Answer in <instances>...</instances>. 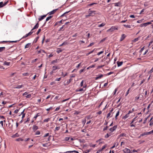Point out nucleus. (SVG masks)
I'll return each mask as SVG.
<instances>
[{"mask_svg": "<svg viewBox=\"0 0 153 153\" xmlns=\"http://www.w3.org/2000/svg\"><path fill=\"white\" fill-rule=\"evenodd\" d=\"M97 14H99V13H96V11H91L90 12L88 15H86V17H88L90 16H93Z\"/></svg>", "mask_w": 153, "mask_h": 153, "instance_id": "f257e3e1", "label": "nucleus"}, {"mask_svg": "<svg viewBox=\"0 0 153 153\" xmlns=\"http://www.w3.org/2000/svg\"><path fill=\"white\" fill-rule=\"evenodd\" d=\"M0 123L1 124L2 127H3V121H1Z\"/></svg>", "mask_w": 153, "mask_h": 153, "instance_id": "052dcab7", "label": "nucleus"}, {"mask_svg": "<svg viewBox=\"0 0 153 153\" xmlns=\"http://www.w3.org/2000/svg\"><path fill=\"white\" fill-rule=\"evenodd\" d=\"M5 48L4 47H0V52H1L4 50Z\"/></svg>", "mask_w": 153, "mask_h": 153, "instance_id": "5701e85b", "label": "nucleus"}, {"mask_svg": "<svg viewBox=\"0 0 153 153\" xmlns=\"http://www.w3.org/2000/svg\"><path fill=\"white\" fill-rule=\"evenodd\" d=\"M62 49H61L60 48H58L57 49V50L56 51V52L58 53H60L61 52H62Z\"/></svg>", "mask_w": 153, "mask_h": 153, "instance_id": "412c9836", "label": "nucleus"}, {"mask_svg": "<svg viewBox=\"0 0 153 153\" xmlns=\"http://www.w3.org/2000/svg\"><path fill=\"white\" fill-rule=\"evenodd\" d=\"M70 139V137H66L65 138V140L66 141H68V140H69Z\"/></svg>", "mask_w": 153, "mask_h": 153, "instance_id": "bf43d9fd", "label": "nucleus"}, {"mask_svg": "<svg viewBox=\"0 0 153 153\" xmlns=\"http://www.w3.org/2000/svg\"><path fill=\"white\" fill-rule=\"evenodd\" d=\"M145 135H146V132H144V133H143L142 134H141L140 135V136H144Z\"/></svg>", "mask_w": 153, "mask_h": 153, "instance_id": "13d9d810", "label": "nucleus"}, {"mask_svg": "<svg viewBox=\"0 0 153 153\" xmlns=\"http://www.w3.org/2000/svg\"><path fill=\"white\" fill-rule=\"evenodd\" d=\"M19 136V134L18 133H16V134L13 135L12 136V138H15L16 137H17Z\"/></svg>", "mask_w": 153, "mask_h": 153, "instance_id": "4468645a", "label": "nucleus"}, {"mask_svg": "<svg viewBox=\"0 0 153 153\" xmlns=\"http://www.w3.org/2000/svg\"><path fill=\"white\" fill-rule=\"evenodd\" d=\"M103 52H104V51H101L100 52H99L98 53H97V55H99L100 54H101L102 53H103Z\"/></svg>", "mask_w": 153, "mask_h": 153, "instance_id": "8fccbe9b", "label": "nucleus"}, {"mask_svg": "<svg viewBox=\"0 0 153 153\" xmlns=\"http://www.w3.org/2000/svg\"><path fill=\"white\" fill-rule=\"evenodd\" d=\"M95 50V49H94L93 50H92V51H91L90 52H89L88 53H87L86 54V56H88V55H89L90 54L92 53L94 51V50Z\"/></svg>", "mask_w": 153, "mask_h": 153, "instance_id": "473e14b6", "label": "nucleus"}, {"mask_svg": "<svg viewBox=\"0 0 153 153\" xmlns=\"http://www.w3.org/2000/svg\"><path fill=\"white\" fill-rule=\"evenodd\" d=\"M153 72V68H152L151 70L149 72V73H151Z\"/></svg>", "mask_w": 153, "mask_h": 153, "instance_id": "680f3d73", "label": "nucleus"}, {"mask_svg": "<svg viewBox=\"0 0 153 153\" xmlns=\"http://www.w3.org/2000/svg\"><path fill=\"white\" fill-rule=\"evenodd\" d=\"M23 75L24 76H27L29 75L28 73H26L23 74Z\"/></svg>", "mask_w": 153, "mask_h": 153, "instance_id": "69168bd1", "label": "nucleus"}, {"mask_svg": "<svg viewBox=\"0 0 153 153\" xmlns=\"http://www.w3.org/2000/svg\"><path fill=\"white\" fill-rule=\"evenodd\" d=\"M120 111H118L116 114L115 117L116 118L117 117L119 114Z\"/></svg>", "mask_w": 153, "mask_h": 153, "instance_id": "de8ad7c7", "label": "nucleus"}, {"mask_svg": "<svg viewBox=\"0 0 153 153\" xmlns=\"http://www.w3.org/2000/svg\"><path fill=\"white\" fill-rule=\"evenodd\" d=\"M65 27V25H63L60 29L59 30H62V29L64 27Z\"/></svg>", "mask_w": 153, "mask_h": 153, "instance_id": "0e129e2a", "label": "nucleus"}, {"mask_svg": "<svg viewBox=\"0 0 153 153\" xmlns=\"http://www.w3.org/2000/svg\"><path fill=\"white\" fill-rule=\"evenodd\" d=\"M46 15H45L40 16V17L38 19L39 21H41L42 19H43L45 17H46Z\"/></svg>", "mask_w": 153, "mask_h": 153, "instance_id": "9b49d317", "label": "nucleus"}, {"mask_svg": "<svg viewBox=\"0 0 153 153\" xmlns=\"http://www.w3.org/2000/svg\"><path fill=\"white\" fill-rule=\"evenodd\" d=\"M58 10V9H54L52 11L50 12L49 13H48L49 14V15H52L57 10Z\"/></svg>", "mask_w": 153, "mask_h": 153, "instance_id": "9d476101", "label": "nucleus"}, {"mask_svg": "<svg viewBox=\"0 0 153 153\" xmlns=\"http://www.w3.org/2000/svg\"><path fill=\"white\" fill-rule=\"evenodd\" d=\"M60 109V107H58L56 108L55 109V111H57L58 110H59Z\"/></svg>", "mask_w": 153, "mask_h": 153, "instance_id": "338daca9", "label": "nucleus"}, {"mask_svg": "<svg viewBox=\"0 0 153 153\" xmlns=\"http://www.w3.org/2000/svg\"><path fill=\"white\" fill-rule=\"evenodd\" d=\"M116 29H117V28H116L115 27L112 26L110 28L108 29V31H113Z\"/></svg>", "mask_w": 153, "mask_h": 153, "instance_id": "1a4fd4ad", "label": "nucleus"}, {"mask_svg": "<svg viewBox=\"0 0 153 153\" xmlns=\"http://www.w3.org/2000/svg\"><path fill=\"white\" fill-rule=\"evenodd\" d=\"M94 44V42H92L88 46V47H90V46H92V45H93Z\"/></svg>", "mask_w": 153, "mask_h": 153, "instance_id": "37998d69", "label": "nucleus"}, {"mask_svg": "<svg viewBox=\"0 0 153 153\" xmlns=\"http://www.w3.org/2000/svg\"><path fill=\"white\" fill-rule=\"evenodd\" d=\"M109 127L108 126H106L103 129V131L106 130Z\"/></svg>", "mask_w": 153, "mask_h": 153, "instance_id": "3c124183", "label": "nucleus"}, {"mask_svg": "<svg viewBox=\"0 0 153 153\" xmlns=\"http://www.w3.org/2000/svg\"><path fill=\"white\" fill-rule=\"evenodd\" d=\"M19 41H2L0 42V44L1 43H6L9 42L10 43H12V42H14V43H16L17 42H19Z\"/></svg>", "mask_w": 153, "mask_h": 153, "instance_id": "7ed1b4c3", "label": "nucleus"}, {"mask_svg": "<svg viewBox=\"0 0 153 153\" xmlns=\"http://www.w3.org/2000/svg\"><path fill=\"white\" fill-rule=\"evenodd\" d=\"M90 146V147L94 148L95 147V145L91 144Z\"/></svg>", "mask_w": 153, "mask_h": 153, "instance_id": "5fc2aeb1", "label": "nucleus"}, {"mask_svg": "<svg viewBox=\"0 0 153 153\" xmlns=\"http://www.w3.org/2000/svg\"><path fill=\"white\" fill-rule=\"evenodd\" d=\"M33 129L35 131L38 129V127L35 125H33L32 127Z\"/></svg>", "mask_w": 153, "mask_h": 153, "instance_id": "ddd939ff", "label": "nucleus"}, {"mask_svg": "<svg viewBox=\"0 0 153 153\" xmlns=\"http://www.w3.org/2000/svg\"><path fill=\"white\" fill-rule=\"evenodd\" d=\"M34 32V31H30V32H29L27 34H26L25 36H23L22 39H23V38H25L27 37L28 36H30V35H31Z\"/></svg>", "mask_w": 153, "mask_h": 153, "instance_id": "39448f33", "label": "nucleus"}, {"mask_svg": "<svg viewBox=\"0 0 153 153\" xmlns=\"http://www.w3.org/2000/svg\"><path fill=\"white\" fill-rule=\"evenodd\" d=\"M67 44V43L65 42H63L62 44L59 45V47L63 45H65Z\"/></svg>", "mask_w": 153, "mask_h": 153, "instance_id": "49530a36", "label": "nucleus"}, {"mask_svg": "<svg viewBox=\"0 0 153 153\" xmlns=\"http://www.w3.org/2000/svg\"><path fill=\"white\" fill-rule=\"evenodd\" d=\"M39 116V113H37L36 115H35L33 119H34L35 120H36L37 117Z\"/></svg>", "mask_w": 153, "mask_h": 153, "instance_id": "c756f323", "label": "nucleus"}, {"mask_svg": "<svg viewBox=\"0 0 153 153\" xmlns=\"http://www.w3.org/2000/svg\"><path fill=\"white\" fill-rule=\"evenodd\" d=\"M59 60L58 59H56L55 60H53L51 62V63L52 64H54L56 63H57L58 62V61Z\"/></svg>", "mask_w": 153, "mask_h": 153, "instance_id": "b1692460", "label": "nucleus"}, {"mask_svg": "<svg viewBox=\"0 0 153 153\" xmlns=\"http://www.w3.org/2000/svg\"><path fill=\"white\" fill-rule=\"evenodd\" d=\"M69 98H68V99H65V100H63L62 101V102H65L66 101H67L68 100H69Z\"/></svg>", "mask_w": 153, "mask_h": 153, "instance_id": "4d7b16f0", "label": "nucleus"}, {"mask_svg": "<svg viewBox=\"0 0 153 153\" xmlns=\"http://www.w3.org/2000/svg\"><path fill=\"white\" fill-rule=\"evenodd\" d=\"M126 134L125 133H122L120 135V137H123L124 136H126Z\"/></svg>", "mask_w": 153, "mask_h": 153, "instance_id": "ea45409f", "label": "nucleus"}, {"mask_svg": "<svg viewBox=\"0 0 153 153\" xmlns=\"http://www.w3.org/2000/svg\"><path fill=\"white\" fill-rule=\"evenodd\" d=\"M140 37H137V38H135L134 39L133 42H136L138 41V40L140 39Z\"/></svg>", "mask_w": 153, "mask_h": 153, "instance_id": "c9c22d12", "label": "nucleus"}, {"mask_svg": "<svg viewBox=\"0 0 153 153\" xmlns=\"http://www.w3.org/2000/svg\"><path fill=\"white\" fill-rule=\"evenodd\" d=\"M53 71H55L57 69H59V68H58L56 66H54L53 67Z\"/></svg>", "mask_w": 153, "mask_h": 153, "instance_id": "393cba45", "label": "nucleus"}, {"mask_svg": "<svg viewBox=\"0 0 153 153\" xmlns=\"http://www.w3.org/2000/svg\"><path fill=\"white\" fill-rule=\"evenodd\" d=\"M31 95L30 94H29L27 95L26 96V98H29L31 97Z\"/></svg>", "mask_w": 153, "mask_h": 153, "instance_id": "6e6d98bb", "label": "nucleus"}, {"mask_svg": "<svg viewBox=\"0 0 153 153\" xmlns=\"http://www.w3.org/2000/svg\"><path fill=\"white\" fill-rule=\"evenodd\" d=\"M123 151L124 152V153H132L130 149H128L126 148L124 149H123Z\"/></svg>", "mask_w": 153, "mask_h": 153, "instance_id": "423d86ee", "label": "nucleus"}, {"mask_svg": "<svg viewBox=\"0 0 153 153\" xmlns=\"http://www.w3.org/2000/svg\"><path fill=\"white\" fill-rule=\"evenodd\" d=\"M123 26L127 28H130L131 27V26L128 25H123Z\"/></svg>", "mask_w": 153, "mask_h": 153, "instance_id": "4be33fe9", "label": "nucleus"}, {"mask_svg": "<svg viewBox=\"0 0 153 153\" xmlns=\"http://www.w3.org/2000/svg\"><path fill=\"white\" fill-rule=\"evenodd\" d=\"M126 37V36L124 34H123L121 36L120 38V41H122L125 39V38Z\"/></svg>", "mask_w": 153, "mask_h": 153, "instance_id": "f8f14e48", "label": "nucleus"}, {"mask_svg": "<svg viewBox=\"0 0 153 153\" xmlns=\"http://www.w3.org/2000/svg\"><path fill=\"white\" fill-rule=\"evenodd\" d=\"M41 29H39L36 33L37 35H38L39 33L41 32Z\"/></svg>", "mask_w": 153, "mask_h": 153, "instance_id": "864d4df0", "label": "nucleus"}, {"mask_svg": "<svg viewBox=\"0 0 153 153\" xmlns=\"http://www.w3.org/2000/svg\"><path fill=\"white\" fill-rule=\"evenodd\" d=\"M23 87L22 85H18L16 87H14L15 88H20Z\"/></svg>", "mask_w": 153, "mask_h": 153, "instance_id": "a878e982", "label": "nucleus"}, {"mask_svg": "<svg viewBox=\"0 0 153 153\" xmlns=\"http://www.w3.org/2000/svg\"><path fill=\"white\" fill-rule=\"evenodd\" d=\"M113 110V109H111V111L110 112L107 114V118H108V117H109L111 115V113L112 112Z\"/></svg>", "mask_w": 153, "mask_h": 153, "instance_id": "72a5a7b5", "label": "nucleus"}, {"mask_svg": "<svg viewBox=\"0 0 153 153\" xmlns=\"http://www.w3.org/2000/svg\"><path fill=\"white\" fill-rule=\"evenodd\" d=\"M85 70V69H82L79 71V73L81 74L82 72H83Z\"/></svg>", "mask_w": 153, "mask_h": 153, "instance_id": "e2e57ef3", "label": "nucleus"}, {"mask_svg": "<svg viewBox=\"0 0 153 153\" xmlns=\"http://www.w3.org/2000/svg\"><path fill=\"white\" fill-rule=\"evenodd\" d=\"M105 65H108L110 61L109 58L108 57H105L104 59L102 60V62H103L105 61Z\"/></svg>", "mask_w": 153, "mask_h": 153, "instance_id": "f03ea898", "label": "nucleus"}, {"mask_svg": "<svg viewBox=\"0 0 153 153\" xmlns=\"http://www.w3.org/2000/svg\"><path fill=\"white\" fill-rule=\"evenodd\" d=\"M105 25V24L104 23H102L101 24L98 25V27H101L104 26Z\"/></svg>", "mask_w": 153, "mask_h": 153, "instance_id": "c85d7f7f", "label": "nucleus"}, {"mask_svg": "<svg viewBox=\"0 0 153 153\" xmlns=\"http://www.w3.org/2000/svg\"><path fill=\"white\" fill-rule=\"evenodd\" d=\"M16 140L17 141H22L24 140V139H23L21 138H19L17 139H16Z\"/></svg>", "mask_w": 153, "mask_h": 153, "instance_id": "aec40b11", "label": "nucleus"}, {"mask_svg": "<svg viewBox=\"0 0 153 153\" xmlns=\"http://www.w3.org/2000/svg\"><path fill=\"white\" fill-rule=\"evenodd\" d=\"M97 4V3H91L90 4H88V6H91L93 5L94 4Z\"/></svg>", "mask_w": 153, "mask_h": 153, "instance_id": "a19ab883", "label": "nucleus"}, {"mask_svg": "<svg viewBox=\"0 0 153 153\" xmlns=\"http://www.w3.org/2000/svg\"><path fill=\"white\" fill-rule=\"evenodd\" d=\"M39 26L38 22L37 23L35 26L33 27V28L30 31H33V30L35 29H37Z\"/></svg>", "mask_w": 153, "mask_h": 153, "instance_id": "6e6552de", "label": "nucleus"}, {"mask_svg": "<svg viewBox=\"0 0 153 153\" xmlns=\"http://www.w3.org/2000/svg\"><path fill=\"white\" fill-rule=\"evenodd\" d=\"M131 89V88H129L128 90L126 92V96H127L128 94H129V92L130 91V90Z\"/></svg>", "mask_w": 153, "mask_h": 153, "instance_id": "58836bf2", "label": "nucleus"}, {"mask_svg": "<svg viewBox=\"0 0 153 153\" xmlns=\"http://www.w3.org/2000/svg\"><path fill=\"white\" fill-rule=\"evenodd\" d=\"M151 24V22H149L143 24H142L140 25V26L141 27H146L149 25Z\"/></svg>", "mask_w": 153, "mask_h": 153, "instance_id": "20e7f679", "label": "nucleus"}, {"mask_svg": "<svg viewBox=\"0 0 153 153\" xmlns=\"http://www.w3.org/2000/svg\"><path fill=\"white\" fill-rule=\"evenodd\" d=\"M103 76V75L102 74H100L99 76L96 77L95 78V79L97 80L101 78Z\"/></svg>", "mask_w": 153, "mask_h": 153, "instance_id": "6ab92c4d", "label": "nucleus"}, {"mask_svg": "<svg viewBox=\"0 0 153 153\" xmlns=\"http://www.w3.org/2000/svg\"><path fill=\"white\" fill-rule=\"evenodd\" d=\"M129 116V115L127 114L123 117V119H125L128 117Z\"/></svg>", "mask_w": 153, "mask_h": 153, "instance_id": "cd10ccee", "label": "nucleus"}, {"mask_svg": "<svg viewBox=\"0 0 153 153\" xmlns=\"http://www.w3.org/2000/svg\"><path fill=\"white\" fill-rule=\"evenodd\" d=\"M117 66L118 67H119L121 66L123 64V62H119L118 61L117 62Z\"/></svg>", "mask_w": 153, "mask_h": 153, "instance_id": "dca6fc26", "label": "nucleus"}, {"mask_svg": "<svg viewBox=\"0 0 153 153\" xmlns=\"http://www.w3.org/2000/svg\"><path fill=\"white\" fill-rule=\"evenodd\" d=\"M86 119H85L84 120H83L82 121V123L83 124V126H84L86 123Z\"/></svg>", "mask_w": 153, "mask_h": 153, "instance_id": "79ce46f5", "label": "nucleus"}, {"mask_svg": "<svg viewBox=\"0 0 153 153\" xmlns=\"http://www.w3.org/2000/svg\"><path fill=\"white\" fill-rule=\"evenodd\" d=\"M102 151V149H99L97 151L96 153H100Z\"/></svg>", "mask_w": 153, "mask_h": 153, "instance_id": "774afa93", "label": "nucleus"}, {"mask_svg": "<svg viewBox=\"0 0 153 153\" xmlns=\"http://www.w3.org/2000/svg\"><path fill=\"white\" fill-rule=\"evenodd\" d=\"M4 7L3 3L2 2H0V7Z\"/></svg>", "mask_w": 153, "mask_h": 153, "instance_id": "c03bdc74", "label": "nucleus"}, {"mask_svg": "<svg viewBox=\"0 0 153 153\" xmlns=\"http://www.w3.org/2000/svg\"><path fill=\"white\" fill-rule=\"evenodd\" d=\"M114 73L113 72H110L107 74V75L108 76Z\"/></svg>", "mask_w": 153, "mask_h": 153, "instance_id": "603ef678", "label": "nucleus"}, {"mask_svg": "<svg viewBox=\"0 0 153 153\" xmlns=\"http://www.w3.org/2000/svg\"><path fill=\"white\" fill-rule=\"evenodd\" d=\"M10 62H7L6 61H5L3 63L4 65H6L7 66H9L10 65Z\"/></svg>", "mask_w": 153, "mask_h": 153, "instance_id": "f3484780", "label": "nucleus"}, {"mask_svg": "<svg viewBox=\"0 0 153 153\" xmlns=\"http://www.w3.org/2000/svg\"><path fill=\"white\" fill-rule=\"evenodd\" d=\"M60 126L56 127L54 131H57L60 129Z\"/></svg>", "mask_w": 153, "mask_h": 153, "instance_id": "f704fd0d", "label": "nucleus"}, {"mask_svg": "<svg viewBox=\"0 0 153 153\" xmlns=\"http://www.w3.org/2000/svg\"><path fill=\"white\" fill-rule=\"evenodd\" d=\"M117 127V126H115L113 127L110 128L109 129V130L111 132H113L115 131Z\"/></svg>", "mask_w": 153, "mask_h": 153, "instance_id": "0eeeda50", "label": "nucleus"}, {"mask_svg": "<svg viewBox=\"0 0 153 153\" xmlns=\"http://www.w3.org/2000/svg\"><path fill=\"white\" fill-rule=\"evenodd\" d=\"M121 5L120 2H118L114 3V6H119Z\"/></svg>", "mask_w": 153, "mask_h": 153, "instance_id": "bb28decb", "label": "nucleus"}, {"mask_svg": "<svg viewBox=\"0 0 153 153\" xmlns=\"http://www.w3.org/2000/svg\"><path fill=\"white\" fill-rule=\"evenodd\" d=\"M31 43H28L26 44L25 46V48H27L30 47L31 46Z\"/></svg>", "mask_w": 153, "mask_h": 153, "instance_id": "a211bd4d", "label": "nucleus"}, {"mask_svg": "<svg viewBox=\"0 0 153 153\" xmlns=\"http://www.w3.org/2000/svg\"><path fill=\"white\" fill-rule=\"evenodd\" d=\"M40 134V132L39 131H37L36 132V135H39Z\"/></svg>", "mask_w": 153, "mask_h": 153, "instance_id": "09e8293b", "label": "nucleus"}, {"mask_svg": "<svg viewBox=\"0 0 153 153\" xmlns=\"http://www.w3.org/2000/svg\"><path fill=\"white\" fill-rule=\"evenodd\" d=\"M53 109V108L52 107H51L48 108L46 109V110L47 111H49L50 110H52Z\"/></svg>", "mask_w": 153, "mask_h": 153, "instance_id": "4c0bfd02", "label": "nucleus"}, {"mask_svg": "<svg viewBox=\"0 0 153 153\" xmlns=\"http://www.w3.org/2000/svg\"><path fill=\"white\" fill-rule=\"evenodd\" d=\"M72 79H70L69 81H68L67 82V83L68 84L69 83H70V82L72 80Z\"/></svg>", "mask_w": 153, "mask_h": 153, "instance_id": "a18cd8bd", "label": "nucleus"}, {"mask_svg": "<svg viewBox=\"0 0 153 153\" xmlns=\"http://www.w3.org/2000/svg\"><path fill=\"white\" fill-rule=\"evenodd\" d=\"M92 150V149H87L85 151H83V153H88L90 152Z\"/></svg>", "mask_w": 153, "mask_h": 153, "instance_id": "2eb2a0df", "label": "nucleus"}, {"mask_svg": "<svg viewBox=\"0 0 153 153\" xmlns=\"http://www.w3.org/2000/svg\"><path fill=\"white\" fill-rule=\"evenodd\" d=\"M52 16H48L47 18L46 19V21L47 22L48 21L49 19H50L51 18H52Z\"/></svg>", "mask_w": 153, "mask_h": 153, "instance_id": "7c9ffc66", "label": "nucleus"}, {"mask_svg": "<svg viewBox=\"0 0 153 153\" xmlns=\"http://www.w3.org/2000/svg\"><path fill=\"white\" fill-rule=\"evenodd\" d=\"M39 39V36L36 38L34 41V42L36 43L37 42V41H38V40Z\"/></svg>", "mask_w": 153, "mask_h": 153, "instance_id": "e433bc0d", "label": "nucleus"}, {"mask_svg": "<svg viewBox=\"0 0 153 153\" xmlns=\"http://www.w3.org/2000/svg\"><path fill=\"white\" fill-rule=\"evenodd\" d=\"M50 120V118H47L43 120V122H48Z\"/></svg>", "mask_w": 153, "mask_h": 153, "instance_id": "2f4dec72", "label": "nucleus"}]
</instances>
